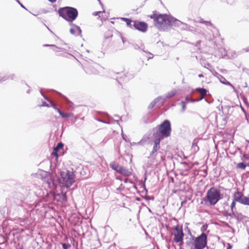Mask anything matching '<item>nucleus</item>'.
Masks as SVG:
<instances>
[{
    "instance_id": "obj_19",
    "label": "nucleus",
    "mask_w": 249,
    "mask_h": 249,
    "mask_svg": "<svg viewBox=\"0 0 249 249\" xmlns=\"http://www.w3.org/2000/svg\"><path fill=\"white\" fill-rule=\"evenodd\" d=\"M64 145L61 142H59L57 146L54 148V151H58L59 150H60V149H62Z\"/></svg>"
},
{
    "instance_id": "obj_1",
    "label": "nucleus",
    "mask_w": 249,
    "mask_h": 249,
    "mask_svg": "<svg viewBox=\"0 0 249 249\" xmlns=\"http://www.w3.org/2000/svg\"><path fill=\"white\" fill-rule=\"evenodd\" d=\"M59 16L66 21L71 22L78 17L77 10L71 7H64L60 8L58 10Z\"/></svg>"
},
{
    "instance_id": "obj_36",
    "label": "nucleus",
    "mask_w": 249,
    "mask_h": 249,
    "mask_svg": "<svg viewBox=\"0 0 249 249\" xmlns=\"http://www.w3.org/2000/svg\"><path fill=\"white\" fill-rule=\"evenodd\" d=\"M228 245H229V247H228V249H231V246L230 245V244H228Z\"/></svg>"
},
{
    "instance_id": "obj_35",
    "label": "nucleus",
    "mask_w": 249,
    "mask_h": 249,
    "mask_svg": "<svg viewBox=\"0 0 249 249\" xmlns=\"http://www.w3.org/2000/svg\"><path fill=\"white\" fill-rule=\"evenodd\" d=\"M122 75L123 76H126V75H125V73L124 72H123L122 73Z\"/></svg>"
},
{
    "instance_id": "obj_15",
    "label": "nucleus",
    "mask_w": 249,
    "mask_h": 249,
    "mask_svg": "<svg viewBox=\"0 0 249 249\" xmlns=\"http://www.w3.org/2000/svg\"><path fill=\"white\" fill-rule=\"evenodd\" d=\"M241 203L245 205H249V195L248 196H244Z\"/></svg>"
},
{
    "instance_id": "obj_8",
    "label": "nucleus",
    "mask_w": 249,
    "mask_h": 249,
    "mask_svg": "<svg viewBox=\"0 0 249 249\" xmlns=\"http://www.w3.org/2000/svg\"><path fill=\"white\" fill-rule=\"evenodd\" d=\"M160 139H156L154 141V144L152 150L150 153L149 156L148 157V159L152 162H154L156 160L157 151L160 148Z\"/></svg>"
},
{
    "instance_id": "obj_22",
    "label": "nucleus",
    "mask_w": 249,
    "mask_h": 249,
    "mask_svg": "<svg viewBox=\"0 0 249 249\" xmlns=\"http://www.w3.org/2000/svg\"><path fill=\"white\" fill-rule=\"evenodd\" d=\"M63 249H69L71 247V245L69 243H61Z\"/></svg>"
},
{
    "instance_id": "obj_21",
    "label": "nucleus",
    "mask_w": 249,
    "mask_h": 249,
    "mask_svg": "<svg viewBox=\"0 0 249 249\" xmlns=\"http://www.w3.org/2000/svg\"><path fill=\"white\" fill-rule=\"evenodd\" d=\"M123 20L125 22L127 25L130 26L132 22L131 19L127 18H122Z\"/></svg>"
},
{
    "instance_id": "obj_11",
    "label": "nucleus",
    "mask_w": 249,
    "mask_h": 249,
    "mask_svg": "<svg viewBox=\"0 0 249 249\" xmlns=\"http://www.w3.org/2000/svg\"><path fill=\"white\" fill-rule=\"evenodd\" d=\"M196 90L200 94V98L199 99L196 100V101H199L202 100L207 95V90L204 88H196Z\"/></svg>"
},
{
    "instance_id": "obj_38",
    "label": "nucleus",
    "mask_w": 249,
    "mask_h": 249,
    "mask_svg": "<svg viewBox=\"0 0 249 249\" xmlns=\"http://www.w3.org/2000/svg\"><path fill=\"white\" fill-rule=\"evenodd\" d=\"M182 104L183 105V107H184L185 102H182Z\"/></svg>"
},
{
    "instance_id": "obj_9",
    "label": "nucleus",
    "mask_w": 249,
    "mask_h": 249,
    "mask_svg": "<svg viewBox=\"0 0 249 249\" xmlns=\"http://www.w3.org/2000/svg\"><path fill=\"white\" fill-rule=\"evenodd\" d=\"M133 26L135 28L142 32H145L147 29V24L144 22L134 21Z\"/></svg>"
},
{
    "instance_id": "obj_16",
    "label": "nucleus",
    "mask_w": 249,
    "mask_h": 249,
    "mask_svg": "<svg viewBox=\"0 0 249 249\" xmlns=\"http://www.w3.org/2000/svg\"><path fill=\"white\" fill-rule=\"evenodd\" d=\"M177 92L176 90H172L169 92H168L166 95V97L167 98H171L172 97H173L174 96H175Z\"/></svg>"
},
{
    "instance_id": "obj_39",
    "label": "nucleus",
    "mask_w": 249,
    "mask_h": 249,
    "mask_svg": "<svg viewBox=\"0 0 249 249\" xmlns=\"http://www.w3.org/2000/svg\"><path fill=\"white\" fill-rule=\"evenodd\" d=\"M98 0L99 1H100V0Z\"/></svg>"
},
{
    "instance_id": "obj_6",
    "label": "nucleus",
    "mask_w": 249,
    "mask_h": 249,
    "mask_svg": "<svg viewBox=\"0 0 249 249\" xmlns=\"http://www.w3.org/2000/svg\"><path fill=\"white\" fill-rule=\"evenodd\" d=\"M207 244V235L205 233H202L199 236L195 238L194 241L196 249H203Z\"/></svg>"
},
{
    "instance_id": "obj_12",
    "label": "nucleus",
    "mask_w": 249,
    "mask_h": 249,
    "mask_svg": "<svg viewBox=\"0 0 249 249\" xmlns=\"http://www.w3.org/2000/svg\"><path fill=\"white\" fill-rule=\"evenodd\" d=\"M119 173L124 176L127 177L130 176L132 173L129 169L124 168L122 166Z\"/></svg>"
},
{
    "instance_id": "obj_14",
    "label": "nucleus",
    "mask_w": 249,
    "mask_h": 249,
    "mask_svg": "<svg viewBox=\"0 0 249 249\" xmlns=\"http://www.w3.org/2000/svg\"><path fill=\"white\" fill-rule=\"evenodd\" d=\"M236 201L233 200L231 202V203L230 207H228L227 211H229V209H230L231 212L232 214H235V212L236 211L235 205H236Z\"/></svg>"
},
{
    "instance_id": "obj_2",
    "label": "nucleus",
    "mask_w": 249,
    "mask_h": 249,
    "mask_svg": "<svg viewBox=\"0 0 249 249\" xmlns=\"http://www.w3.org/2000/svg\"><path fill=\"white\" fill-rule=\"evenodd\" d=\"M151 18L154 19L155 25L158 28H162L166 25H171L173 18L168 15L164 14L158 15L153 13L149 16Z\"/></svg>"
},
{
    "instance_id": "obj_34",
    "label": "nucleus",
    "mask_w": 249,
    "mask_h": 249,
    "mask_svg": "<svg viewBox=\"0 0 249 249\" xmlns=\"http://www.w3.org/2000/svg\"><path fill=\"white\" fill-rule=\"evenodd\" d=\"M51 2H54L56 0H49Z\"/></svg>"
},
{
    "instance_id": "obj_29",
    "label": "nucleus",
    "mask_w": 249,
    "mask_h": 249,
    "mask_svg": "<svg viewBox=\"0 0 249 249\" xmlns=\"http://www.w3.org/2000/svg\"><path fill=\"white\" fill-rule=\"evenodd\" d=\"M50 104H51V106L54 109V107H56V106L55 104H54L52 102H50Z\"/></svg>"
},
{
    "instance_id": "obj_27",
    "label": "nucleus",
    "mask_w": 249,
    "mask_h": 249,
    "mask_svg": "<svg viewBox=\"0 0 249 249\" xmlns=\"http://www.w3.org/2000/svg\"><path fill=\"white\" fill-rule=\"evenodd\" d=\"M54 109L60 115L62 112L57 107H54Z\"/></svg>"
},
{
    "instance_id": "obj_7",
    "label": "nucleus",
    "mask_w": 249,
    "mask_h": 249,
    "mask_svg": "<svg viewBox=\"0 0 249 249\" xmlns=\"http://www.w3.org/2000/svg\"><path fill=\"white\" fill-rule=\"evenodd\" d=\"M174 240L176 243H179L182 245L183 243V239L184 233L183 232L182 227L177 225L174 228Z\"/></svg>"
},
{
    "instance_id": "obj_13",
    "label": "nucleus",
    "mask_w": 249,
    "mask_h": 249,
    "mask_svg": "<svg viewBox=\"0 0 249 249\" xmlns=\"http://www.w3.org/2000/svg\"><path fill=\"white\" fill-rule=\"evenodd\" d=\"M110 167L114 170L119 173L120 170L121 169V166L119 165L117 163L113 161L111 162L109 164Z\"/></svg>"
},
{
    "instance_id": "obj_24",
    "label": "nucleus",
    "mask_w": 249,
    "mask_h": 249,
    "mask_svg": "<svg viewBox=\"0 0 249 249\" xmlns=\"http://www.w3.org/2000/svg\"><path fill=\"white\" fill-rule=\"evenodd\" d=\"M183 165H184V168H185V170L188 171V170H189L191 169V167L186 162L183 163Z\"/></svg>"
},
{
    "instance_id": "obj_3",
    "label": "nucleus",
    "mask_w": 249,
    "mask_h": 249,
    "mask_svg": "<svg viewBox=\"0 0 249 249\" xmlns=\"http://www.w3.org/2000/svg\"><path fill=\"white\" fill-rule=\"evenodd\" d=\"M221 199V194L219 190L212 187L207 192L206 196L203 198L206 204L210 206L215 205Z\"/></svg>"
},
{
    "instance_id": "obj_32",
    "label": "nucleus",
    "mask_w": 249,
    "mask_h": 249,
    "mask_svg": "<svg viewBox=\"0 0 249 249\" xmlns=\"http://www.w3.org/2000/svg\"><path fill=\"white\" fill-rule=\"evenodd\" d=\"M75 29L77 30L80 33H81V30L79 27L76 26L75 27Z\"/></svg>"
},
{
    "instance_id": "obj_40",
    "label": "nucleus",
    "mask_w": 249,
    "mask_h": 249,
    "mask_svg": "<svg viewBox=\"0 0 249 249\" xmlns=\"http://www.w3.org/2000/svg\"><path fill=\"white\" fill-rule=\"evenodd\" d=\"M248 166H249V164H248Z\"/></svg>"
},
{
    "instance_id": "obj_31",
    "label": "nucleus",
    "mask_w": 249,
    "mask_h": 249,
    "mask_svg": "<svg viewBox=\"0 0 249 249\" xmlns=\"http://www.w3.org/2000/svg\"><path fill=\"white\" fill-rule=\"evenodd\" d=\"M74 30H75V29H73V28L71 29H70V32L71 33V34H74Z\"/></svg>"
},
{
    "instance_id": "obj_20",
    "label": "nucleus",
    "mask_w": 249,
    "mask_h": 249,
    "mask_svg": "<svg viewBox=\"0 0 249 249\" xmlns=\"http://www.w3.org/2000/svg\"><path fill=\"white\" fill-rule=\"evenodd\" d=\"M56 196H59L60 197H62L64 201H65V202L67 201V196H66V193L58 194Z\"/></svg>"
},
{
    "instance_id": "obj_4",
    "label": "nucleus",
    "mask_w": 249,
    "mask_h": 249,
    "mask_svg": "<svg viewBox=\"0 0 249 249\" xmlns=\"http://www.w3.org/2000/svg\"><path fill=\"white\" fill-rule=\"evenodd\" d=\"M171 131L170 123L168 120H166L159 126V132H157L154 135L157 138L156 139H160L161 141L163 138L169 137Z\"/></svg>"
},
{
    "instance_id": "obj_33",
    "label": "nucleus",
    "mask_w": 249,
    "mask_h": 249,
    "mask_svg": "<svg viewBox=\"0 0 249 249\" xmlns=\"http://www.w3.org/2000/svg\"><path fill=\"white\" fill-rule=\"evenodd\" d=\"M198 77H203V75L202 74H199L198 75Z\"/></svg>"
},
{
    "instance_id": "obj_18",
    "label": "nucleus",
    "mask_w": 249,
    "mask_h": 249,
    "mask_svg": "<svg viewBox=\"0 0 249 249\" xmlns=\"http://www.w3.org/2000/svg\"><path fill=\"white\" fill-rule=\"evenodd\" d=\"M247 165L244 164L243 162L238 163L237 165V168L241 169H245Z\"/></svg>"
},
{
    "instance_id": "obj_37",
    "label": "nucleus",
    "mask_w": 249,
    "mask_h": 249,
    "mask_svg": "<svg viewBox=\"0 0 249 249\" xmlns=\"http://www.w3.org/2000/svg\"><path fill=\"white\" fill-rule=\"evenodd\" d=\"M223 83H224L225 84H227V85H230V83L229 82H227V83L223 82Z\"/></svg>"
},
{
    "instance_id": "obj_17",
    "label": "nucleus",
    "mask_w": 249,
    "mask_h": 249,
    "mask_svg": "<svg viewBox=\"0 0 249 249\" xmlns=\"http://www.w3.org/2000/svg\"><path fill=\"white\" fill-rule=\"evenodd\" d=\"M60 115L63 117V118H68V117H72L73 116V113H64V112H62L61 113V114Z\"/></svg>"
},
{
    "instance_id": "obj_26",
    "label": "nucleus",
    "mask_w": 249,
    "mask_h": 249,
    "mask_svg": "<svg viewBox=\"0 0 249 249\" xmlns=\"http://www.w3.org/2000/svg\"><path fill=\"white\" fill-rule=\"evenodd\" d=\"M52 155L55 156L56 157V158H57L58 157V154H57V151H54L53 150V151L52 153Z\"/></svg>"
},
{
    "instance_id": "obj_5",
    "label": "nucleus",
    "mask_w": 249,
    "mask_h": 249,
    "mask_svg": "<svg viewBox=\"0 0 249 249\" xmlns=\"http://www.w3.org/2000/svg\"><path fill=\"white\" fill-rule=\"evenodd\" d=\"M75 175L72 171L65 170L60 174L59 182L63 186L68 188L75 182Z\"/></svg>"
},
{
    "instance_id": "obj_28",
    "label": "nucleus",
    "mask_w": 249,
    "mask_h": 249,
    "mask_svg": "<svg viewBox=\"0 0 249 249\" xmlns=\"http://www.w3.org/2000/svg\"><path fill=\"white\" fill-rule=\"evenodd\" d=\"M41 106H43V107H50L49 105L48 104H47L46 102H44L43 103V104L41 105Z\"/></svg>"
},
{
    "instance_id": "obj_10",
    "label": "nucleus",
    "mask_w": 249,
    "mask_h": 249,
    "mask_svg": "<svg viewBox=\"0 0 249 249\" xmlns=\"http://www.w3.org/2000/svg\"><path fill=\"white\" fill-rule=\"evenodd\" d=\"M243 196L244 195L241 192L238 191H236L234 193L233 195V200L236 201L237 202H239V203H241Z\"/></svg>"
},
{
    "instance_id": "obj_25",
    "label": "nucleus",
    "mask_w": 249,
    "mask_h": 249,
    "mask_svg": "<svg viewBox=\"0 0 249 249\" xmlns=\"http://www.w3.org/2000/svg\"><path fill=\"white\" fill-rule=\"evenodd\" d=\"M185 100H186V102H189L190 101L191 102L195 101L194 100L192 99L191 98H190L189 96H186Z\"/></svg>"
},
{
    "instance_id": "obj_30",
    "label": "nucleus",
    "mask_w": 249,
    "mask_h": 249,
    "mask_svg": "<svg viewBox=\"0 0 249 249\" xmlns=\"http://www.w3.org/2000/svg\"><path fill=\"white\" fill-rule=\"evenodd\" d=\"M43 46H45V47H48V46L53 47V46H54V45H53V44H44L43 45Z\"/></svg>"
},
{
    "instance_id": "obj_23",
    "label": "nucleus",
    "mask_w": 249,
    "mask_h": 249,
    "mask_svg": "<svg viewBox=\"0 0 249 249\" xmlns=\"http://www.w3.org/2000/svg\"><path fill=\"white\" fill-rule=\"evenodd\" d=\"M103 13L104 12H102V11H98V12H94L93 13V15L94 16H99V17H101V15H103Z\"/></svg>"
}]
</instances>
